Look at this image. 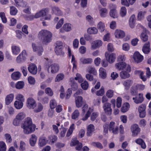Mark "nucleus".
Wrapping results in <instances>:
<instances>
[{"mask_svg":"<svg viewBox=\"0 0 151 151\" xmlns=\"http://www.w3.org/2000/svg\"><path fill=\"white\" fill-rule=\"evenodd\" d=\"M37 137L35 134H32L31 135L29 139V143L32 146H34L37 142Z\"/></svg>","mask_w":151,"mask_h":151,"instance_id":"21","label":"nucleus"},{"mask_svg":"<svg viewBox=\"0 0 151 151\" xmlns=\"http://www.w3.org/2000/svg\"><path fill=\"white\" fill-rule=\"evenodd\" d=\"M81 88L84 90H87L89 87V83L86 80H85L83 82L81 83Z\"/></svg>","mask_w":151,"mask_h":151,"instance_id":"44","label":"nucleus"},{"mask_svg":"<svg viewBox=\"0 0 151 151\" xmlns=\"http://www.w3.org/2000/svg\"><path fill=\"white\" fill-rule=\"evenodd\" d=\"M36 127V125L32 123V119L30 117H28L25 119L22 128L23 129L24 133L28 134L34 132Z\"/></svg>","mask_w":151,"mask_h":151,"instance_id":"1","label":"nucleus"},{"mask_svg":"<svg viewBox=\"0 0 151 151\" xmlns=\"http://www.w3.org/2000/svg\"><path fill=\"white\" fill-rule=\"evenodd\" d=\"M16 101L24 102L25 101V98L24 96L22 94L18 93L17 94L15 97Z\"/></svg>","mask_w":151,"mask_h":151,"instance_id":"43","label":"nucleus"},{"mask_svg":"<svg viewBox=\"0 0 151 151\" xmlns=\"http://www.w3.org/2000/svg\"><path fill=\"white\" fill-rule=\"evenodd\" d=\"M48 142L46 137L44 136L40 137L39 139L38 145L39 147H42L45 145Z\"/></svg>","mask_w":151,"mask_h":151,"instance_id":"17","label":"nucleus"},{"mask_svg":"<svg viewBox=\"0 0 151 151\" xmlns=\"http://www.w3.org/2000/svg\"><path fill=\"white\" fill-rule=\"evenodd\" d=\"M52 14L58 16L63 14L62 12L58 6H53L52 7Z\"/></svg>","mask_w":151,"mask_h":151,"instance_id":"18","label":"nucleus"},{"mask_svg":"<svg viewBox=\"0 0 151 151\" xmlns=\"http://www.w3.org/2000/svg\"><path fill=\"white\" fill-rule=\"evenodd\" d=\"M130 108V105L128 103H124L122 105L121 109V111L123 113L127 111Z\"/></svg>","mask_w":151,"mask_h":151,"instance_id":"34","label":"nucleus"},{"mask_svg":"<svg viewBox=\"0 0 151 151\" xmlns=\"http://www.w3.org/2000/svg\"><path fill=\"white\" fill-rule=\"evenodd\" d=\"M46 14V12L44 10H42L37 13L34 16V17L37 18L43 16Z\"/></svg>","mask_w":151,"mask_h":151,"instance_id":"40","label":"nucleus"},{"mask_svg":"<svg viewBox=\"0 0 151 151\" xmlns=\"http://www.w3.org/2000/svg\"><path fill=\"white\" fill-rule=\"evenodd\" d=\"M109 15L110 17L113 18H117L118 14L115 9H111L109 12Z\"/></svg>","mask_w":151,"mask_h":151,"instance_id":"38","label":"nucleus"},{"mask_svg":"<svg viewBox=\"0 0 151 151\" xmlns=\"http://www.w3.org/2000/svg\"><path fill=\"white\" fill-rule=\"evenodd\" d=\"M141 39L143 41H146L148 39V36L146 33L142 32L141 35L140 36Z\"/></svg>","mask_w":151,"mask_h":151,"instance_id":"63","label":"nucleus"},{"mask_svg":"<svg viewBox=\"0 0 151 151\" xmlns=\"http://www.w3.org/2000/svg\"><path fill=\"white\" fill-rule=\"evenodd\" d=\"M75 129V124H72L70 127L67 132L66 134V136L69 137L72 133L73 130Z\"/></svg>","mask_w":151,"mask_h":151,"instance_id":"49","label":"nucleus"},{"mask_svg":"<svg viewBox=\"0 0 151 151\" xmlns=\"http://www.w3.org/2000/svg\"><path fill=\"white\" fill-rule=\"evenodd\" d=\"M109 132L114 134H117L118 133L119 127L113 121L110 122L109 124Z\"/></svg>","mask_w":151,"mask_h":151,"instance_id":"5","label":"nucleus"},{"mask_svg":"<svg viewBox=\"0 0 151 151\" xmlns=\"http://www.w3.org/2000/svg\"><path fill=\"white\" fill-rule=\"evenodd\" d=\"M80 61L83 64H91L93 62V59L91 58H81Z\"/></svg>","mask_w":151,"mask_h":151,"instance_id":"37","label":"nucleus"},{"mask_svg":"<svg viewBox=\"0 0 151 151\" xmlns=\"http://www.w3.org/2000/svg\"><path fill=\"white\" fill-rule=\"evenodd\" d=\"M43 109L42 105L40 103L36 104V105L34 109H33L34 112L35 113H38L41 111Z\"/></svg>","mask_w":151,"mask_h":151,"instance_id":"27","label":"nucleus"},{"mask_svg":"<svg viewBox=\"0 0 151 151\" xmlns=\"http://www.w3.org/2000/svg\"><path fill=\"white\" fill-rule=\"evenodd\" d=\"M99 76L102 79H105L106 77V70L103 68H100L99 70Z\"/></svg>","mask_w":151,"mask_h":151,"instance_id":"24","label":"nucleus"},{"mask_svg":"<svg viewBox=\"0 0 151 151\" xmlns=\"http://www.w3.org/2000/svg\"><path fill=\"white\" fill-rule=\"evenodd\" d=\"M146 106L144 104L140 105L138 108V110L139 114L140 117L144 118L146 115Z\"/></svg>","mask_w":151,"mask_h":151,"instance_id":"13","label":"nucleus"},{"mask_svg":"<svg viewBox=\"0 0 151 151\" xmlns=\"http://www.w3.org/2000/svg\"><path fill=\"white\" fill-rule=\"evenodd\" d=\"M26 105L27 107L29 109H33L36 105V101L32 98L29 97L27 100Z\"/></svg>","mask_w":151,"mask_h":151,"instance_id":"6","label":"nucleus"},{"mask_svg":"<svg viewBox=\"0 0 151 151\" xmlns=\"http://www.w3.org/2000/svg\"><path fill=\"white\" fill-rule=\"evenodd\" d=\"M23 102L15 101L14 103V106L16 109H21L23 107L24 103Z\"/></svg>","mask_w":151,"mask_h":151,"instance_id":"28","label":"nucleus"},{"mask_svg":"<svg viewBox=\"0 0 151 151\" xmlns=\"http://www.w3.org/2000/svg\"><path fill=\"white\" fill-rule=\"evenodd\" d=\"M86 71L88 73H92L94 75H96L97 74V72L95 68L92 66H89L88 67Z\"/></svg>","mask_w":151,"mask_h":151,"instance_id":"25","label":"nucleus"},{"mask_svg":"<svg viewBox=\"0 0 151 151\" xmlns=\"http://www.w3.org/2000/svg\"><path fill=\"white\" fill-rule=\"evenodd\" d=\"M70 81L71 84V89L73 91L77 90L78 88V86L77 83H76L73 78H71L70 79Z\"/></svg>","mask_w":151,"mask_h":151,"instance_id":"22","label":"nucleus"},{"mask_svg":"<svg viewBox=\"0 0 151 151\" xmlns=\"http://www.w3.org/2000/svg\"><path fill=\"white\" fill-rule=\"evenodd\" d=\"M24 85V83L23 81H19L15 84V87L17 89H21L22 88Z\"/></svg>","mask_w":151,"mask_h":151,"instance_id":"45","label":"nucleus"},{"mask_svg":"<svg viewBox=\"0 0 151 151\" xmlns=\"http://www.w3.org/2000/svg\"><path fill=\"white\" fill-rule=\"evenodd\" d=\"M55 51L56 54L58 55L63 56L64 52H63L61 48H55Z\"/></svg>","mask_w":151,"mask_h":151,"instance_id":"54","label":"nucleus"},{"mask_svg":"<svg viewBox=\"0 0 151 151\" xmlns=\"http://www.w3.org/2000/svg\"><path fill=\"white\" fill-rule=\"evenodd\" d=\"M79 114V112L78 110H76L73 113L72 115V118L75 119L77 118Z\"/></svg>","mask_w":151,"mask_h":151,"instance_id":"56","label":"nucleus"},{"mask_svg":"<svg viewBox=\"0 0 151 151\" xmlns=\"http://www.w3.org/2000/svg\"><path fill=\"white\" fill-rule=\"evenodd\" d=\"M65 77L63 73H58L56 76L55 81V82H59L60 81L63 80Z\"/></svg>","mask_w":151,"mask_h":151,"instance_id":"32","label":"nucleus"},{"mask_svg":"<svg viewBox=\"0 0 151 151\" xmlns=\"http://www.w3.org/2000/svg\"><path fill=\"white\" fill-rule=\"evenodd\" d=\"M135 142L137 144L140 145L142 148L145 149L146 147V145L143 140L140 138H138L135 141Z\"/></svg>","mask_w":151,"mask_h":151,"instance_id":"26","label":"nucleus"},{"mask_svg":"<svg viewBox=\"0 0 151 151\" xmlns=\"http://www.w3.org/2000/svg\"><path fill=\"white\" fill-rule=\"evenodd\" d=\"M97 28L100 32H102L105 30V26L104 23L101 22H100L97 24Z\"/></svg>","mask_w":151,"mask_h":151,"instance_id":"31","label":"nucleus"},{"mask_svg":"<svg viewBox=\"0 0 151 151\" xmlns=\"http://www.w3.org/2000/svg\"><path fill=\"white\" fill-rule=\"evenodd\" d=\"M74 79V80L78 81V82L80 83H81L83 81V79L81 75L78 73L76 74V76L75 77Z\"/></svg>","mask_w":151,"mask_h":151,"instance_id":"47","label":"nucleus"},{"mask_svg":"<svg viewBox=\"0 0 151 151\" xmlns=\"http://www.w3.org/2000/svg\"><path fill=\"white\" fill-rule=\"evenodd\" d=\"M27 55L25 50H23L16 58V62L18 63H21L26 59Z\"/></svg>","mask_w":151,"mask_h":151,"instance_id":"7","label":"nucleus"},{"mask_svg":"<svg viewBox=\"0 0 151 151\" xmlns=\"http://www.w3.org/2000/svg\"><path fill=\"white\" fill-rule=\"evenodd\" d=\"M45 91V93L49 96H51L53 95V92L52 89L49 87L46 88Z\"/></svg>","mask_w":151,"mask_h":151,"instance_id":"55","label":"nucleus"},{"mask_svg":"<svg viewBox=\"0 0 151 151\" xmlns=\"http://www.w3.org/2000/svg\"><path fill=\"white\" fill-rule=\"evenodd\" d=\"M6 146L5 143L2 141H0V151H6Z\"/></svg>","mask_w":151,"mask_h":151,"instance_id":"53","label":"nucleus"},{"mask_svg":"<svg viewBox=\"0 0 151 151\" xmlns=\"http://www.w3.org/2000/svg\"><path fill=\"white\" fill-rule=\"evenodd\" d=\"M48 72L50 74H55L59 70L60 66L57 63H53L47 67Z\"/></svg>","mask_w":151,"mask_h":151,"instance_id":"3","label":"nucleus"},{"mask_svg":"<svg viewBox=\"0 0 151 151\" xmlns=\"http://www.w3.org/2000/svg\"><path fill=\"white\" fill-rule=\"evenodd\" d=\"M86 79L90 81H92L93 80V83L95 84L97 81L96 79H94L93 80V75H91L89 73H87L86 75Z\"/></svg>","mask_w":151,"mask_h":151,"instance_id":"46","label":"nucleus"},{"mask_svg":"<svg viewBox=\"0 0 151 151\" xmlns=\"http://www.w3.org/2000/svg\"><path fill=\"white\" fill-rule=\"evenodd\" d=\"M76 106L78 108L81 107L83 103V98L81 96L77 97L75 100Z\"/></svg>","mask_w":151,"mask_h":151,"instance_id":"23","label":"nucleus"},{"mask_svg":"<svg viewBox=\"0 0 151 151\" xmlns=\"http://www.w3.org/2000/svg\"><path fill=\"white\" fill-rule=\"evenodd\" d=\"M12 78L14 80H17L19 79L21 76V73L19 72L13 73L11 76Z\"/></svg>","mask_w":151,"mask_h":151,"instance_id":"29","label":"nucleus"},{"mask_svg":"<svg viewBox=\"0 0 151 151\" xmlns=\"http://www.w3.org/2000/svg\"><path fill=\"white\" fill-rule=\"evenodd\" d=\"M93 111V109L91 108H89L86 114L84 117L82 118V120L83 121L86 120L89 116L90 115L91 113Z\"/></svg>","mask_w":151,"mask_h":151,"instance_id":"48","label":"nucleus"},{"mask_svg":"<svg viewBox=\"0 0 151 151\" xmlns=\"http://www.w3.org/2000/svg\"><path fill=\"white\" fill-rule=\"evenodd\" d=\"M15 3L17 6L25 7L26 3L23 0H14Z\"/></svg>","mask_w":151,"mask_h":151,"instance_id":"39","label":"nucleus"},{"mask_svg":"<svg viewBox=\"0 0 151 151\" xmlns=\"http://www.w3.org/2000/svg\"><path fill=\"white\" fill-rule=\"evenodd\" d=\"M39 35L43 44H47L52 40V33L49 31L42 30L40 32Z\"/></svg>","mask_w":151,"mask_h":151,"instance_id":"2","label":"nucleus"},{"mask_svg":"<svg viewBox=\"0 0 151 151\" xmlns=\"http://www.w3.org/2000/svg\"><path fill=\"white\" fill-rule=\"evenodd\" d=\"M87 32L90 34H95L98 33V30L96 27H93L88 28Z\"/></svg>","mask_w":151,"mask_h":151,"instance_id":"41","label":"nucleus"},{"mask_svg":"<svg viewBox=\"0 0 151 151\" xmlns=\"http://www.w3.org/2000/svg\"><path fill=\"white\" fill-rule=\"evenodd\" d=\"M50 107L51 109H54L57 105V103L55 100L52 99L50 102Z\"/></svg>","mask_w":151,"mask_h":151,"instance_id":"57","label":"nucleus"},{"mask_svg":"<svg viewBox=\"0 0 151 151\" xmlns=\"http://www.w3.org/2000/svg\"><path fill=\"white\" fill-rule=\"evenodd\" d=\"M63 28L66 32L69 31L71 29V24H64L63 26Z\"/></svg>","mask_w":151,"mask_h":151,"instance_id":"59","label":"nucleus"},{"mask_svg":"<svg viewBox=\"0 0 151 151\" xmlns=\"http://www.w3.org/2000/svg\"><path fill=\"white\" fill-rule=\"evenodd\" d=\"M128 66L130 65L127 64L124 62H119L115 64V68L119 70H123L126 68Z\"/></svg>","mask_w":151,"mask_h":151,"instance_id":"11","label":"nucleus"},{"mask_svg":"<svg viewBox=\"0 0 151 151\" xmlns=\"http://www.w3.org/2000/svg\"><path fill=\"white\" fill-rule=\"evenodd\" d=\"M104 89L103 87H102L99 90L96 92V94L98 96H102L104 94Z\"/></svg>","mask_w":151,"mask_h":151,"instance_id":"60","label":"nucleus"},{"mask_svg":"<svg viewBox=\"0 0 151 151\" xmlns=\"http://www.w3.org/2000/svg\"><path fill=\"white\" fill-rule=\"evenodd\" d=\"M133 59L134 62L137 63L141 62L144 59V57L138 52H135L133 54Z\"/></svg>","mask_w":151,"mask_h":151,"instance_id":"10","label":"nucleus"},{"mask_svg":"<svg viewBox=\"0 0 151 151\" xmlns=\"http://www.w3.org/2000/svg\"><path fill=\"white\" fill-rule=\"evenodd\" d=\"M144 97L142 93H139L136 95L135 97L132 98L134 102L136 104L142 103L144 101Z\"/></svg>","mask_w":151,"mask_h":151,"instance_id":"12","label":"nucleus"},{"mask_svg":"<svg viewBox=\"0 0 151 151\" xmlns=\"http://www.w3.org/2000/svg\"><path fill=\"white\" fill-rule=\"evenodd\" d=\"M6 142L7 143L12 142V139L10 135L9 134H6L4 135Z\"/></svg>","mask_w":151,"mask_h":151,"instance_id":"62","label":"nucleus"},{"mask_svg":"<svg viewBox=\"0 0 151 151\" xmlns=\"http://www.w3.org/2000/svg\"><path fill=\"white\" fill-rule=\"evenodd\" d=\"M95 130V127L94 125L92 124H90L87 127V135L90 136L92 133Z\"/></svg>","mask_w":151,"mask_h":151,"instance_id":"19","label":"nucleus"},{"mask_svg":"<svg viewBox=\"0 0 151 151\" xmlns=\"http://www.w3.org/2000/svg\"><path fill=\"white\" fill-rule=\"evenodd\" d=\"M104 110L106 114L110 115L112 113V109L111 108V104L109 103H105L103 106Z\"/></svg>","mask_w":151,"mask_h":151,"instance_id":"14","label":"nucleus"},{"mask_svg":"<svg viewBox=\"0 0 151 151\" xmlns=\"http://www.w3.org/2000/svg\"><path fill=\"white\" fill-rule=\"evenodd\" d=\"M90 145L95 147H97L100 149H102L103 147L102 144L99 142H92L90 143Z\"/></svg>","mask_w":151,"mask_h":151,"instance_id":"42","label":"nucleus"},{"mask_svg":"<svg viewBox=\"0 0 151 151\" xmlns=\"http://www.w3.org/2000/svg\"><path fill=\"white\" fill-rule=\"evenodd\" d=\"M106 61L110 64L113 63L115 61L116 55L115 53L106 52L105 54Z\"/></svg>","mask_w":151,"mask_h":151,"instance_id":"4","label":"nucleus"},{"mask_svg":"<svg viewBox=\"0 0 151 151\" xmlns=\"http://www.w3.org/2000/svg\"><path fill=\"white\" fill-rule=\"evenodd\" d=\"M132 83V81L130 80H128L124 81L123 83V85L124 87L125 90L129 89L130 86Z\"/></svg>","mask_w":151,"mask_h":151,"instance_id":"36","label":"nucleus"},{"mask_svg":"<svg viewBox=\"0 0 151 151\" xmlns=\"http://www.w3.org/2000/svg\"><path fill=\"white\" fill-rule=\"evenodd\" d=\"M28 69L29 72L32 75H36L37 71L36 65L34 64H31L28 67Z\"/></svg>","mask_w":151,"mask_h":151,"instance_id":"15","label":"nucleus"},{"mask_svg":"<svg viewBox=\"0 0 151 151\" xmlns=\"http://www.w3.org/2000/svg\"><path fill=\"white\" fill-rule=\"evenodd\" d=\"M132 136L134 137H137L141 131L140 129L137 124H134L131 125L130 127Z\"/></svg>","mask_w":151,"mask_h":151,"instance_id":"8","label":"nucleus"},{"mask_svg":"<svg viewBox=\"0 0 151 151\" xmlns=\"http://www.w3.org/2000/svg\"><path fill=\"white\" fill-rule=\"evenodd\" d=\"M14 97V95L13 93H10L7 95L5 99V104L6 105H9L13 101Z\"/></svg>","mask_w":151,"mask_h":151,"instance_id":"16","label":"nucleus"},{"mask_svg":"<svg viewBox=\"0 0 151 151\" xmlns=\"http://www.w3.org/2000/svg\"><path fill=\"white\" fill-rule=\"evenodd\" d=\"M102 41L100 40H97L93 41L92 43V47H98L102 46Z\"/></svg>","mask_w":151,"mask_h":151,"instance_id":"30","label":"nucleus"},{"mask_svg":"<svg viewBox=\"0 0 151 151\" xmlns=\"http://www.w3.org/2000/svg\"><path fill=\"white\" fill-rule=\"evenodd\" d=\"M125 35L124 32L120 29H116L115 32V35L117 38H122Z\"/></svg>","mask_w":151,"mask_h":151,"instance_id":"20","label":"nucleus"},{"mask_svg":"<svg viewBox=\"0 0 151 151\" xmlns=\"http://www.w3.org/2000/svg\"><path fill=\"white\" fill-rule=\"evenodd\" d=\"M26 144L24 142L21 141L19 147V150L20 151H24L26 149Z\"/></svg>","mask_w":151,"mask_h":151,"instance_id":"51","label":"nucleus"},{"mask_svg":"<svg viewBox=\"0 0 151 151\" xmlns=\"http://www.w3.org/2000/svg\"><path fill=\"white\" fill-rule=\"evenodd\" d=\"M99 12L101 17H106L108 13V11L106 8H102L99 10Z\"/></svg>","mask_w":151,"mask_h":151,"instance_id":"35","label":"nucleus"},{"mask_svg":"<svg viewBox=\"0 0 151 151\" xmlns=\"http://www.w3.org/2000/svg\"><path fill=\"white\" fill-rule=\"evenodd\" d=\"M127 13V9L125 7H122L121 9L120 14L122 17H124Z\"/></svg>","mask_w":151,"mask_h":151,"instance_id":"58","label":"nucleus"},{"mask_svg":"<svg viewBox=\"0 0 151 151\" xmlns=\"http://www.w3.org/2000/svg\"><path fill=\"white\" fill-rule=\"evenodd\" d=\"M131 71L130 66H128L127 68L123 70L120 73V76L122 78L125 79L129 77L130 75L129 73Z\"/></svg>","mask_w":151,"mask_h":151,"instance_id":"9","label":"nucleus"},{"mask_svg":"<svg viewBox=\"0 0 151 151\" xmlns=\"http://www.w3.org/2000/svg\"><path fill=\"white\" fill-rule=\"evenodd\" d=\"M114 91L111 89L108 90L106 93V96L108 98H111L114 95Z\"/></svg>","mask_w":151,"mask_h":151,"instance_id":"50","label":"nucleus"},{"mask_svg":"<svg viewBox=\"0 0 151 151\" xmlns=\"http://www.w3.org/2000/svg\"><path fill=\"white\" fill-rule=\"evenodd\" d=\"M44 92L43 91L39 90L37 93V99L39 101H41L42 96L44 94Z\"/></svg>","mask_w":151,"mask_h":151,"instance_id":"61","label":"nucleus"},{"mask_svg":"<svg viewBox=\"0 0 151 151\" xmlns=\"http://www.w3.org/2000/svg\"><path fill=\"white\" fill-rule=\"evenodd\" d=\"M49 140L52 143H53L56 141L57 139V137L55 135H51L48 137Z\"/></svg>","mask_w":151,"mask_h":151,"instance_id":"64","label":"nucleus"},{"mask_svg":"<svg viewBox=\"0 0 151 151\" xmlns=\"http://www.w3.org/2000/svg\"><path fill=\"white\" fill-rule=\"evenodd\" d=\"M67 130V129L66 128H62L59 133V137L61 138L64 137Z\"/></svg>","mask_w":151,"mask_h":151,"instance_id":"52","label":"nucleus"},{"mask_svg":"<svg viewBox=\"0 0 151 151\" xmlns=\"http://www.w3.org/2000/svg\"><path fill=\"white\" fill-rule=\"evenodd\" d=\"M25 113L23 112H20L18 113L16 115V117L17 119L21 121L24 119L26 117Z\"/></svg>","mask_w":151,"mask_h":151,"instance_id":"33","label":"nucleus"}]
</instances>
